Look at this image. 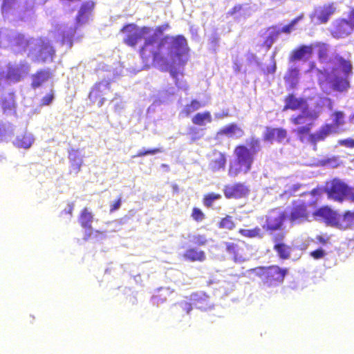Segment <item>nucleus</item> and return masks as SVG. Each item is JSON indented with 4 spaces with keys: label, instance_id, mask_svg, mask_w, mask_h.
I'll list each match as a JSON object with an SVG mask.
<instances>
[{
    "label": "nucleus",
    "instance_id": "nucleus-1",
    "mask_svg": "<svg viewBox=\"0 0 354 354\" xmlns=\"http://www.w3.org/2000/svg\"><path fill=\"white\" fill-rule=\"evenodd\" d=\"M149 40L144 53L146 50L153 52V61L162 71H169L170 75L175 81L176 86L183 91H187L188 86L183 79L178 78L179 72L176 66L185 62L184 57L187 52V41L183 36L167 37L156 48Z\"/></svg>",
    "mask_w": 354,
    "mask_h": 354
},
{
    "label": "nucleus",
    "instance_id": "nucleus-2",
    "mask_svg": "<svg viewBox=\"0 0 354 354\" xmlns=\"http://www.w3.org/2000/svg\"><path fill=\"white\" fill-rule=\"evenodd\" d=\"M318 55L322 63L326 62V66L319 71L322 73L327 81L332 84L335 90L344 91L349 87L348 78L352 74L351 64L339 55L328 62L327 60V52L328 46L326 44L317 45Z\"/></svg>",
    "mask_w": 354,
    "mask_h": 354
},
{
    "label": "nucleus",
    "instance_id": "nucleus-3",
    "mask_svg": "<svg viewBox=\"0 0 354 354\" xmlns=\"http://www.w3.org/2000/svg\"><path fill=\"white\" fill-rule=\"evenodd\" d=\"M166 27H167V25L159 26L153 30L147 27L140 28L135 24H128L121 31L124 35V42L130 46H135L140 40L144 38L145 39V45L140 50V55L142 57L147 58L151 57L153 59V52L146 50L144 53V48L149 40H151V43L154 45L155 48L162 43L167 37L160 41L159 39L163 31L166 29Z\"/></svg>",
    "mask_w": 354,
    "mask_h": 354
},
{
    "label": "nucleus",
    "instance_id": "nucleus-4",
    "mask_svg": "<svg viewBox=\"0 0 354 354\" xmlns=\"http://www.w3.org/2000/svg\"><path fill=\"white\" fill-rule=\"evenodd\" d=\"M93 7V1H87L82 5L76 17V25L74 27L72 25L70 26L65 24L60 25L57 30L59 34L57 41H60L62 44H67L68 48H71L74 33L79 26L86 24L90 19Z\"/></svg>",
    "mask_w": 354,
    "mask_h": 354
},
{
    "label": "nucleus",
    "instance_id": "nucleus-5",
    "mask_svg": "<svg viewBox=\"0 0 354 354\" xmlns=\"http://www.w3.org/2000/svg\"><path fill=\"white\" fill-rule=\"evenodd\" d=\"M317 221H323L327 225L339 228H347L354 223V212H346L342 216L328 207H322L313 214Z\"/></svg>",
    "mask_w": 354,
    "mask_h": 354
},
{
    "label": "nucleus",
    "instance_id": "nucleus-6",
    "mask_svg": "<svg viewBox=\"0 0 354 354\" xmlns=\"http://www.w3.org/2000/svg\"><path fill=\"white\" fill-rule=\"evenodd\" d=\"M28 56L34 62H50L53 61L55 50L49 41L41 39H32L28 43Z\"/></svg>",
    "mask_w": 354,
    "mask_h": 354
},
{
    "label": "nucleus",
    "instance_id": "nucleus-7",
    "mask_svg": "<svg viewBox=\"0 0 354 354\" xmlns=\"http://www.w3.org/2000/svg\"><path fill=\"white\" fill-rule=\"evenodd\" d=\"M325 192L328 198L335 201L342 202L345 199L354 201L353 189L339 179H334L327 183Z\"/></svg>",
    "mask_w": 354,
    "mask_h": 354
},
{
    "label": "nucleus",
    "instance_id": "nucleus-8",
    "mask_svg": "<svg viewBox=\"0 0 354 354\" xmlns=\"http://www.w3.org/2000/svg\"><path fill=\"white\" fill-rule=\"evenodd\" d=\"M335 10L336 7L333 3L317 6L310 15L311 22L315 24H326Z\"/></svg>",
    "mask_w": 354,
    "mask_h": 354
},
{
    "label": "nucleus",
    "instance_id": "nucleus-9",
    "mask_svg": "<svg viewBox=\"0 0 354 354\" xmlns=\"http://www.w3.org/2000/svg\"><path fill=\"white\" fill-rule=\"evenodd\" d=\"M26 0H3L1 6L2 15L4 17H9L10 15H18L21 20H25L26 17L21 15L25 6L22 5Z\"/></svg>",
    "mask_w": 354,
    "mask_h": 354
},
{
    "label": "nucleus",
    "instance_id": "nucleus-10",
    "mask_svg": "<svg viewBox=\"0 0 354 354\" xmlns=\"http://www.w3.org/2000/svg\"><path fill=\"white\" fill-rule=\"evenodd\" d=\"M109 92V82L107 81H102L95 84L90 92L88 97L92 102H97V106L100 107L107 100L105 96L107 95Z\"/></svg>",
    "mask_w": 354,
    "mask_h": 354
},
{
    "label": "nucleus",
    "instance_id": "nucleus-11",
    "mask_svg": "<svg viewBox=\"0 0 354 354\" xmlns=\"http://www.w3.org/2000/svg\"><path fill=\"white\" fill-rule=\"evenodd\" d=\"M8 37V42L12 45H17L22 48H26L28 51V43L32 39H27L24 35L19 34L17 32H11L10 34H7L6 31L0 32V38ZM7 44L4 43L3 40L0 41V46H6Z\"/></svg>",
    "mask_w": 354,
    "mask_h": 354
},
{
    "label": "nucleus",
    "instance_id": "nucleus-12",
    "mask_svg": "<svg viewBox=\"0 0 354 354\" xmlns=\"http://www.w3.org/2000/svg\"><path fill=\"white\" fill-rule=\"evenodd\" d=\"M353 29L348 20L345 19H337L333 22V28L331 33L334 37L343 38L350 35Z\"/></svg>",
    "mask_w": 354,
    "mask_h": 354
},
{
    "label": "nucleus",
    "instance_id": "nucleus-13",
    "mask_svg": "<svg viewBox=\"0 0 354 354\" xmlns=\"http://www.w3.org/2000/svg\"><path fill=\"white\" fill-rule=\"evenodd\" d=\"M287 214L280 209L272 210L267 216L266 225L269 230H277L281 226Z\"/></svg>",
    "mask_w": 354,
    "mask_h": 354
},
{
    "label": "nucleus",
    "instance_id": "nucleus-14",
    "mask_svg": "<svg viewBox=\"0 0 354 354\" xmlns=\"http://www.w3.org/2000/svg\"><path fill=\"white\" fill-rule=\"evenodd\" d=\"M235 158L231 161L229 169V175L232 177L236 176L241 171L243 165V146H239L234 151Z\"/></svg>",
    "mask_w": 354,
    "mask_h": 354
},
{
    "label": "nucleus",
    "instance_id": "nucleus-15",
    "mask_svg": "<svg viewBox=\"0 0 354 354\" xmlns=\"http://www.w3.org/2000/svg\"><path fill=\"white\" fill-rule=\"evenodd\" d=\"M333 133H336V131L335 127L333 124H328L324 125L317 131L309 135V142L314 145V149H315L317 142L324 140L330 134Z\"/></svg>",
    "mask_w": 354,
    "mask_h": 354
},
{
    "label": "nucleus",
    "instance_id": "nucleus-16",
    "mask_svg": "<svg viewBox=\"0 0 354 354\" xmlns=\"http://www.w3.org/2000/svg\"><path fill=\"white\" fill-rule=\"evenodd\" d=\"M259 141L252 138L245 145V169L249 170L253 161V156L259 150Z\"/></svg>",
    "mask_w": 354,
    "mask_h": 354
},
{
    "label": "nucleus",
    "instance_id": "nucleus-17",
    "mask_svg": "<svg viewBox=\"0 0 354 354\" xmlns=\"http://www.w3.org/2000/svg\"><path fill=\"white\" fill-rule=\"evenodd\" d=\"M307 218L306 207L301 201L294 203L290 212V219L292 222H301Z\"/></svg>",
    "mask_w": 354,
    "mask_h": 354
},
{
    "label": "nucleus",
    "instance_id": "nucleus-18",
    "mask_svg": "<svg viewBox=\"0 0 354 354\" xmlns=\"http://www.w3.org/2000/svg\"><path fill=\"white\" fill-rule=\"evenodd\" d=\"M317 115L315 113L308 109H303L300 114L291 118V121L297 125H312L313 120L317 118Z\"/></svg>",
    "mask_w": 354,
    "mask_h": 354
},
{
    "label": "nucleus",
    "instance_id": "nucleus-19",
    "mask_svg": "<svg viewBox=\"0 0 354 354\" xmlns=\"http://www.w3.org/2000/svg\"><path fill=\"white\" fill-rule=\"evenodd\" d=\"M93 220L94 216L93 213L88 208L85 207L80 214L79 222L81 226L85 229L86 233H88L89 235H91L92 232L91 224Z\"/></svg>",
    "mask_w": 354,
    "mask_h": 354
},
{
    "label": "nucleus",
    "instance_id": "nucleus-20",
    "mask_svg": "<svg viewBox=\"0 0 354 354\" xmlns=\"http://www.w3.org/2000/svg\"><path fill=\"white\" fill-rule=\"evenodd\" d=\"M209 297L203 292H194L190 295V301L198 308L205 309L209 306Z\"/></svg>",
    "mask_w": 354,
    "mask_h": 354
},
{
    "label": "nucleus",
    "instance_id": "nucleus-21",
    "mask_svg": "<svg viewBox=\"0 0 354 354\" xmlns=\"http://www.w3.org/2000/svg\"><path fill=\"white\" fill-rule=\"evenodd\" d=\"M68 159L72 171L77 174L83 162V156L78 150L71 149L68 151Z\"/></svg>",
    "mask_w": 354,
    "mask_h": 354
},
{
    "label": "nucleus",
    "instance_id": "nucleus-22",
    "mask_svg": "<svg viewBox=\"0 0 354 354\" xmlns=\"http://www.w3.org/2000/svg\"><path fill=\"white\" fill-rule=\"evenodd\" d=\"M281 30L277 27H270L268 29L266 37L263 40V46L266 47V51L267 52L272 44L277 40Z\"/></svg>",
    "mask_w": 354,
    "mask_h": 354
},
{
    "label": "nucleus",
    "instance_id": "nucleus-23",
    "mask_svg": "<svg viewBox=\"0 0 354 354\" xmlns=\"http://www.w3.org/2000/svg\"><path fill=\"white\" fill-rule=\"evenodd\" d=\"M299 78V70L298 67L296 66L295 64H290L287 73L285 76L286 82L290 87L293 88L297 84Z\"/></svg>",
    "mask_w": 354,
    "mask_h": 354
},
{
    "label": "nucleus",
    "instance_id": "nucleus-24",
    "mask_svg": "<svg viewBox=\"0 0 354 354\" xmlns=\"http://www.w3.org/2000/svg\"><path fill=\"white\" fill-rule=\"evenodd\" d=\"M50 78V73L48 70H41L32 76L31 86L33 88L41 86Z\"/></svg>",
    "mask_w": 354,
    "mask_h": 354
},
{
    "label": "nucleus",
    "instance_id": "nucleus-25",
    "mask_svg": "<svg viewBox=\"0 0 354 354\" xmlns=\"http://www.w3.org/2000/svg\"><path fill=\"white\" fill-rule=\"evenodd\" d=\"M311 53L312 48L310 46L305 45L300 46L292 51L289 59V64H292L295 61L304 59L307 55L311 54Z\"/></svg>",
    "mask_w": 354,
    "mask_h": 354
},
{
    "label": "nucleus",
    "instance_id": "nucleus-26",
    "mask_svg": "<svg viewBox=\"0 0 354 354\" xmlns=\"http://www.w3.org/2000/svg\"><path fill=\"white\" fill-rule=\"evenodd\" d=\"M226 158L221 152L214 153L213 158L209 162V167L212 171H217L225 167Z\"/></svg>",
    "mask_w": 354,
    "mask_h": 354
},
{
    "label": "nucleus",
    "instance_id": "nucleus-27",
    "mask_svg": "<svg viewBox=\"0 0 354 354\" xmlns=\"http://www.w3.org/2000/svg\"><path fill=\"white\" fill-rule=\"evenodd\" d=\"M183 257L189 261H203L205 259V254L198 248H190L186 250Z\"/></svg>",
    "mask_w": 354,
    "mask_h": 354
},
{
    "label": "nucleus",
    "instance_id": "nucleus-28",
    "mask_svg": "<svg viewBox=\"0 0 354 354\" xmlns=\"http://www.w3.org/2000/svg\"><path fill=\"white\" fill-rule=\"evenodd\" d=\"M225 195L227 198H240L243 196V185L238 183L234 185H228L225 187Z\"/></svg>",
    "mask_w": 354,
    "mask_h": 354
},
{
    "label": "nucleus",
    "instance_id": "nucleus-29",
    "mask_svg": "<svg viewBox=\"0 0 354 354\" xmlns=\"http://www.w3.org/2000/svg\"><path fill=\"white\" fill-rule=\"evenodd\" d=\"M2 109L7 115H12L15 113V102L13 94L8 93L2 100Z\"/></svg>",
    "mask_w": 354,
    "mask_h": 354
},
{
    "label": "nucleus",
    "instance_id": "nucleus-30",
    "mask_svg": "<svg viewBox=\"0 0 354 354\" xmlns=\"http://www.w3.org/2000/svg\"><path fill=\"white\" fill-rule=\"evenodd\" d=\"M34 141L33 136L30 133H26L21 136H18L15 140V144L24 149H28Z\"/></svg>",
    "mask_w": 354,
    "mask_h": 354
},
{
    "label": "nucleus",
    "instance_id": "nucleus-31",
    "mask_svg": "<svg viewBox=\"0 0 354 354\" xmlns=\"http://www.w3.org/2000/svg\"><path fill=\"white\" fill-rule=\"evenodd\" d=\"M287 136V132L283 129H272L268 131L267 140L276 139L279 142L283 141Z\"/></svg>",
    "mask_w": 354,
    "mask_h": 354
},
{
    "label": "nucleus",
    "instance_id": "nucleus-32",
    "mask_svg": "<svg viewBox=\"0 0 354 354\" xmlns=\"http://www.w3.org/2000/svg\"><path fill=\"white\" fill-rule=\"evenodd\" d=\"M304 101L296 98L294 95H290L286 99V106L283 110H295L299 108H303Z\"/></svg>",
    "mask_w": 354,
    "mask_h": 354
},
{
    "label": "nucleus",
    "instance_id": "nucleus-33",
    "mask_svg": "<svg viewBox=\"0 0 354 354\" xmlns=\"http://www.w3.org/2000/svg\"><path fill=\"white\" fill-rule=\"evenodd\" d=\"M192 122L199 126L205 125L206 122H212V116L209 112L198 113L192 118Z\"/></svg>",
    "mask_w": 354,
    "mask_h": 354
},
{
    "label": "nucleus",
    "instance_id": "nucleus-34",
    "mask_svg": "<svg viewBox=\"0 0 354 354\" xmlns=\"http://www.w3.org/2000/svg\"><path fill=\"white\" fill-rule=\"evenodd\" d=\"M241 131L235 124H230L221 129L218 135H225L229 137L240 136Z\"/></svg>",
    "mask_w": 354,
    "mask_h": 354
},
{
    "label": "nucleus",
    "instance_id": "nucleus-35",
    "mask_svg": "<svg viewBox=\"0 0 354 354\" xmlns=\"http://www.w3.org/2000/svg\"><path fill=\"white\" fill-rule=\"evenodd\" d=\"M304 18V14H301V15L298 16L293 20L290 21V23L288 25H286L283 26L281 28H280L281 32H283L286 34H290L293 30H295V26L297 24L302 20Z\"/></svg>",
    "mask_w": 354,
    "mask_h": 354
},
{
    "label": "nucleus",
    "instance_id": "nucleus-36",
    "mask_svg": "<svg viewBox=\"0 0 354 354\" xmlns=\"http://www.w3.org/2000/svg\"><path fill=\"white\" fill-rule=\"evenodd\" d=\"M202 106L200 102L197 100H192L190 104L185 106L182 111V113L185 114V116H188L192 112L199 109Z\"/></svg>",
    "mask_w": 354,
    "mask_h": 354
},
{
    "label": "nucleus",
    "instance_id": "nucleus-37",
    "mask_svg": "<svg viewBox=\"0 0 354 354\" xmlns=\"http://www.w3.org/2000/svg\"><path fill=\"white\" fill-rule=\"evenodd\" d=\"M333 116V124H332L335 127V131L337 132L338 127L344 123V114L342 111H336Z\"/></svg>",
    "mask_w": 354,
    "mask_h": 354
},
{
    "label": "nucleus",
    "instance_id": "nucleus-38",
    "mask_svg": "<svg viewBox=\"0 0 354 354\" xmlns=\"http://www.w3.org/2000/svg\"><path fill=\"white\" fill-rule=\"evenodd\" d=\"M218 227L222 229H227V230L233 229L234 227V223L232 219V217L227 216L225 218H223L218 223Z\"/></svg>",
    "mask_w": 354,
    "mask_h": 354
},
{
    "label": "nucleus",
    "instance_id": "nucleus-39",
    "mask_svg": "<svg viewBox=\"0 0 354 354\" xmlns=\"http://www.w3.org/2000/svg\"><path fill=\"white\" fill-rule=\"evenodd\" d=\"M220 194H210L206 196L204 198V204L207 207H211L213 205V203L214 201L218 200L221 198Z\"/></svg>",
    "mask_w": 354,
    "mask_h": 354
},
{
    "label": "nucleus",
    "instance_id": "nucleus-40",
    "mask_svg": "<svg viewBox=\"0 0 354 354\" xmlns=\"http://www.w3.org/2000/svg\"><path fill=\"white\" fill-rule=\"evenodd\" d=\"M162 151H163V150L161 148H157V149H149V150L142 149L138 151L136 156L142 157V156H147V155H155L158 153H161Z\"/></svg>",
    "mask_w": 354,
    "mask_h": 354
},
{
    "label": "nucleus",
    "instance_id": "nucleus-41",
    "mask_svg": "<svg viewBox=\"0 0 354 354\" xmlns=\"http://www.w3.org/2000/svg\"><path fill=\"white\" fill-rule=\"evenodd\" d=\"M192 216L195 221L198 222L203 221L205 218L204 214L198 208H194Z\"/></svg>",
    "mask_w": 354,
    "mask_h": 354
},
{
    "label": "nucleus",
    "instance_id": "nucleus-42",
    "mask_svg": "<svg viewBox=\"0 0 354 354\" xmlns=\"http://www.w3.org/2000/svg\"><path fill=\"white\" fill-rule=\"evenodd\" d=\"M277 54V51L276 50L273 52V54L271 57V62H272V65L270 66H268L267 67V71H268V73H271V74H273L275 73L276 71V69H277V64H276V61L274 59V57Z\"/></svg>",
    "mask_w": 354,
    "mask_h": 354
},
{
    "label": "nucleus",
    "instance_id": "nucleus-43",
    "mask_svg": "<svg viewBox=\"0 0 354 354\" xmlns=\"http://www.w3.org/2000/svg\"><path fill=\"white\" fill-rule=\"evenodd\" d=\"M54 100V93L53 91L47 95H46L42 99H41V105L43 106H48L51 104V102Z\"/></svg>",
    "mask_w": 354,
    "mask_h": 354
},
{
    "label": "nucleus",
    "instance_id": "nucleus-44",
    "mask_svg": "<svg viewBox=\"0 0 354 354\" xmlns=\"http://www.w3.org/2000/svg\"><path fill=\"white\" fill-rule=\"evenodd\" d=\"M180 307L181 308L182 310L184 311L185 313L188 314L190 313V311L192 310V302H187V301H182L179 304Z\"/></svg>",
    "mask_w": 354,
    "mask_h": 354
},
{
    "label": "nucleus",
    "instance_id": "nucleus-45",
    "mask_svg": "<svg viewBox=\"0 0 354 354\" xmlns=\"http://www.w3.org/2000/svg\"><path fill=\"white\" fill-rule=\"evenodd\" d=\"M312 125H304L297 127V129L295 130L297 135L300 134H305L308 135L309 134L310 129H311Z\"/></svg>",
    "mask_w": 354,
    "mask_h": 354
},
{
    "label": "nucleus",
    "instance_id": "nucleus-46",
    "mask_svg": "<svg viewBox=\"0 0 354 354\" xmlns=\"http://www.w3.org/2000/svg\"><path fill=\"white\" fill-rule=\"evenodd\" d=\"M338 144L341 146L353 148L354 147V140L352 138L339 140Z\"/></svg>",
    "mask_w": 354,
    "mask_h": 354
},
{
    "label": "nucleus",
    "instance_id": "nucleus-47",
    "mask_svg": "<svg viewBox=\"0 0 354 354\" xmlns=\"http://www.w3.org/2000/svg\"><path fill=\"white\" fill-rule=\"evenodd\" d=\"M328 241V238L326 236L316 235L315 239L313 238H310V240H308V242H313L316 243L317 241H319L320 243H326Z\"/></svg>",
    "mask_w": 354,
    "mask_h": 354
},
{
    "label": "nucleus",
    "instance_id": "nucleus-48",
    "mask_svg": "<svg viewBox=\"0 0 354 354\" xmlns=\"http://www.w3.org/2000/svg\"><path fill=\"white\" fill-rule=\"evenodd\" d=\"M112 103L114 104V109L115 111L120 113L121 111L124 109V102H122L121 100L115 99L112 100Z\"/></svg>",
    "mask_w": 354,
    "mask_h": 354
},
{
    "label": "nucleus",
    "instance_id": "nucleus-49",
    "mask_svg": "<svg viewBox=\"0 0 354 354\" xmlns=\"http://www.w3.org/2000/svg\"><path fill=\"white\" fill-rule=\"evenodd\" d=\"M260 231H261V230L259 228H255L252 230H245V231H244L245 236H250V237H255V236H259Z\"/></svg>",
    "mask_w": 354,
    "mask_h": 354
},
{
    "label": "nucleus",
    "instance_id": "nucleus-50",
    "mask_svg": "<svg viewBox=\"0 0 354 354\" xmlns=\"http://www.w3.org/2000/svg\"><path fill=\"white\" fill-rule=\"evenodd\" d=\"M248 61L251 64L256 66H258L260 63L259 59L252 53H250L247 56Z\"/></svg>",
    "mask_w": 354,
    "mask_h": 354
},
{
    "label": "nucleus",
    "instance_id": "nucleus-51",
    "mask_svg": "<svg viewBox=\"0 0 354 354\" xmlns=\"http://www.w3.org/2000/svg\"><path fill=\"white\" fill-rule=\"evenodd\" d=\"M121 203H122L121 198H120L115 203H113V205H111L110 212H113L115 210L119 209L121 206Z\"/></svg>",
    "mask_w": 354,
    "mask_h": 354
},
{
    "label": "nucleus",
    "instance_id": "nucleus-52",
    "mask_svg": "<svg viewBox=\"0 0 354 354\" xmlns=\"http://www.w3.org/2000/svg\"><path fill=\"white\" fill-rule=\"evenodd\" d=\"M349 22L352 25V28H354V9H353L349 14L348 19Z\"/></svg>",
    "mask_w": 354,
    "mask_h": 354
},
{
    "label": "nucleus",
    "instance_id": "nucleus-53",
    "mask_svg": "<svg viewBox=\"0 0 354 354\" xmlns=\"http://www.w3.org/2000/svg\"><path fill=\"white\" fill-rule=\"evenodd\" d=\"M309 135L310 134H308V135L300 134V135H297V136L301 142H309V140H308Z\"/></svg>",
    "mask_w": 354,
    "mask_h": 354
},
{
    "label": "nucleus",
    "instance_id": "nucleus-54",
    "mask_svg": "<svg viewBox=\"0 0 354 354\" xmlns=\"http://www.w3.org/2000/svg\"><path fill=\"white\" fill-rule=\"evenodd\" d=\"M73 209H74V204L71 203L67 205V207L64 209V212L67 214H71Z\"/></svg>",
    "mask_w": 354,
    "mask_h": 354
},
{
    "label": "nucleus",
    "instance_id": "nucleus-55",
    "mask_svg": "<svg viewBox=\"0 0 354 354\" xmlns=\"http://www.w3.org/2000/svg\"><path fill=\"white\" fill-rule=\"evenodd\" d=\"M62 3L65 5L71 6V3H76L80 0H61Z\"/></svg>",
    "mask_w": 354,
    "mask_h": 354
},
{
    "label": "nucleus",
    "instance_id": "nucleus-56",
    "mask_svg": "<svg viewBox=\"0 0 354 354\" xmlns=\"http://www.w3.org/2000/svg\"><path fill=\"white\" fill-rule=\"evenodd\" d=\"M283 240V236L277 234V236L276 237L275 243L279 244L282 243L281 241Z\"/></svg>",
    "mask_w": 354,
    "mask_h": 354
},
{
    "label": "nucleus",
    "instance_id": "nucleus-57",
    "mask_svg": "<svg viewBox=\"0 0 354 354\" xmlns=\"http://www.w3.org/2000/svg\"><path fill=\"white\" fill-rule=\"evenodd\" d=\"M311 195L313 196H317L320 194V189H314L310 192Z\"/></svg>",
    "mask_w": 354,
    "mask_h": 354
},
{
    "label": "nucleus",
    "instance_id": "nucleus-58",
    "mask_svg": "<svg viewBox=\"0 0 354 354\" xmlns=\"http://www.w3.org/2000/svg\"><path fill=\"white\" fill-rule=\"evenodd\" d=\"M241 6H240V5H239V6H235V7L234 8V9H233V10H234V11L232 12V15H233V14H235L236 12L240 11V10H241Z\"/></svg>",
    "mask_w": 354,
    "mask_h": 354
},
{
    "label": "nucleus",
    "instance_id": "nucleus-59",
    "mask_svg": "<svg viewBox=\"0 0 354 354\" xmlns=\"http://www.w3.org/2000/svg\"><path fill=\"white\" fill-rule=\"evenodd\" d=\"M300 187V185L299 184H296V185H292V192H297V191L298 190V189Z\"/></svg>",
    "mask_w": 354,
    "mask_h": 354
},
{
    "label": "nucleus",
    "instance_id": "nucleus-60",
    "mask_svg": "<svg viewBox=\"0 0 354 354\" xmlns=\"http://www.w3.org/2000/svg\"><path fill=\"white\" fill-rule=\"evenodd\" d=\"M205 240L204 239H201L200 240H198V243L203 244V243H205Z\"/></svg>",
    "mask_w": 354,
    "mask_h": 354
},
{
    "label": "nucleus",
    "instance_id": "nucleus-61",
    "mask_svg": "<svg viewBox=\"0 0 354 354\" xmlns=\"http://www.w3.org/2000/svg\"><path fill=\"white\" fill-rule=\"evenodd\" d=\"M233 247V245H227V250H230Z\"/></svg>",
    "mask_w": 354,
    "mask_h": 354
},
{
    "label": "nucleus",
    "instance_id": "nucleus-62",
    "mask_svg": "<svg viewBox=\"0 0 354 354\" xmlns=\"http://www.w3.org/2000/svg\"><path fill=\"white\" fill-rule=\"evenodd\" d=\"M113 224H114V225H118V221H114V222L113 223Z\"/></svg>",
    "mask_w": 354,
    "mask_h": 354
},
{
    "label": "nucleus",
    "instance_id": "nucleus-63",
    "mask_svg": "<svg viewBox=\"0 0 354 354\" xmlns=\"http://www.w3.org/2000/svg\"><path fill=\"white\" fill-rule=\"evenodd\" d=\"M162 167H163L164 168H166L167 167V165H165V164H162Z\"/></svg>",
    "mask_w": 354,
    "mask_h": 354
},
{
    "label": "nucleus",
    "instance_id": "nucleus-64",
    "mask_svg": "<svg viewBox=\"0 0 354 354\" xmlns=\"http://www.w3.org/2000/svg\"><path fill=\"white\" fill-rule=\"evenodd\" d=\"M239 232H240L241 233H243V230L241 229V230H239Z\"/></svg>",
    "mask_w": 354,
    "mask_h": 354
}]
</instances>
